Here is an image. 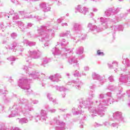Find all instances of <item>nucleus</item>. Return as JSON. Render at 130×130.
Instances as JSON below:
<instances>
[{
	"label": "nucleus",
	"instance_id": "f257e3e1",
	"mask_svg": "<svg viewBox=\"0 0 130 130\" xmlns=\"http://www.w3.org/2000/svg\"><path fill=\"white\" fill-rule=\"evenodd\" d=\"M101 53H103L101 52V51H100V50L98 51V54H99V55H100V54H101Z\"/></svg>",
	"mask_w": 130,
	"mask_h": 130
}]
</instances>
